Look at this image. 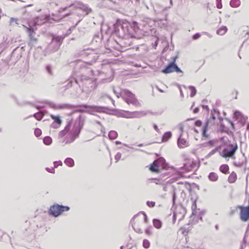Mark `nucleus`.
Here are the masks:
<instances>
[{
  "label": "nucleus",
  "instance_id": "obj_1",
  "mask_svg": "<svg viewBox=\"0 0 249 249\" xmlns=\"http://www.w3.org/2000/svg\"><path fill=\"white\" fill-rule=\"evenodd\" d=\"M114 26L115 33L121 38L136 37V35H134L128 28V24L127 22L121 23V21H117Z\"/></svg>",
  "mask_w": 249,
  "mask_h": 249
},
{
  "label": "nucleus",
  "instance_id": "obj_2",
  "mask_svg": "<svg viewBox=\"0 0 249 249\" xmlns=\"http://www.w3.org/2000/svg\"><path fill=\"white\" fill-rule=\"evenodd\" d=\"M44 19H45V18L43 19L42 17H36L34 19L33 22L31 23L32 25L30 26L29 27H26L27 28V32L29 33V37L30 38L28 45L31 47V48L34 46L37 41V38L35 37L36 33L33 27L36 26V25H41L44 22Z\"/></svg>",
  "mask_w": 249,
  "mask_h": 249
},
{
  "label": "nucleus",
  "instance_id": "obj_3",
  "mask_svg": "<svg viewBox=\"0 0 249 249\" xmlns=\"http://www.w3.org/2000/svg\"><path fill=\"white\" fill-rule=\"evenodd\" d=\"M86 116L80 115L76 120V124L71 131L70 140H67L65 143L68 144L73 142L77 138L83 128L86 120Z\"/></svg>",
  "mask_w": 249,
  "mask_h": 249
},
{
  "label": "nucleus",
  "instance_id": "obj_4",
  "mask_svg": "<svg viewBox=\"0 0 249 249\" xmlns=\"http://www.w3.org/2000/svg\"><path fill=\"white\" fill-rule=\"evenodd\" d=\"M116 96L118 98H119L120 96L122 97L128 105L132 104L136 107L141 106L140 103L135 98V95L128 90L124 89L122 91L121 93L116 94Z\"/></svg>",
  "mask_w": 249,
  "mask_h": 249
},
{
  "label": "nucleus",
  "instance_id": "obj_5",
  "mask_svg": "<svg viewBox=\"0 0 249 249\" xmlns=\"http://www.w3.org/2000/svg\"><path fill=\"white\" fill-rule=\"evenodd\" d=\"M63 38V37L61 36H53L51 42L48 44L45 49L44 55H49L56 51L60 46Z\"/></svg>",
  "mask_w": 249,
  "mask_h": 249
},
{
  "label": "nucleus",
  "instance_id": "obj_6",
  "mask_svg": "<svg viewBox=\"0 0 249 249\" xmlns=\"http://www.w3.org/2000/svg\"><path fill=\"white\" fill-rule=\"evenodd\" d=\"M70 209L68 206L56 204L51 206L49 213L51 215L56 217L61 214L63 212L68 211Z\"/></svg>",
  "mask_w": 249,
  "mask_h": 249
},
{
  "label": "nucleus",
  "instance_id": "obj_7",
  "mask_svg": "<svg viewBox=\"0 0 249 249\" xmlns=\"http://www.w3.org/2000/svg\"><path fill=\"white\" fill-rule=\"evenodd\" d=\"M79 80L83 83L84 85L88 89V91L89 92L95 89L98 86L96 81L91 79L89 76L82 75Z\"/></svg>",
  "mask_w": 249,
  "mask_h": 249
},
{
  "label": "nucleus",
  "instance_id": "obj_8",
  "mask_svg": "<svg viewBox=\"0 0 249 249\" xmlns=\"http://www.w3.org/2000/svg\"><path fill=\"white\" fill-rule=\"evenodd\" d=\"M165 160L162 157L153 161V163L149 166V170L152 172L158 173L160 171V168L164 167Z\"/></svg>",
  "mask_w": 249,
  "mask_h": 249
},
{
  "label": "nucleus",
  "instance_id": "obj_9",
  "mask_svg": "<svg viewBox=\"0 0 249 249\" xmlns=\"http://www.w3.org/2000/svg\"><path fill=\"white\" fill-rule=\"evenodd\" d=\"M175 71L177 72H182V71L175 62L170 63L165 69L161 71V72L164 73H169Z\"/></svg>",
  "mask_w": 249,
  "mask_h": 249
},
{
  "label": "nucleus",
  "instance_id": "obj_10",
  "mask_svg": "<svg viewBox=\"0 0 249 249\" xmlns=\"http://www.w3.org/2000/svg\"><path fill=\"white\" fill-rule=\"evenodd\" d=\"M237 148V145L236 143H235L234 144H233V146H231V150H228L224 149L222 152H220V155L224 158L232 157L234 155Z\"/></svg>",
  "mask_w": 249,
  "mask_h": 249
},
{
  "label": "nucleus",
  "instance_id": "obj_11",
  "mask_svg": "<svg viewBox=\"0 0 249 249\" xmlns=\"http://www.w3.org/2000/svg\"><path fill=\"white\" fill-rule=\"evenodd\" d=\"M154 22V20L151 18L146 17H142L141 18L139 24L141 26H142L143 27H150L152 26Z\"/></svg>",
  "mask_w": 249,
  "mask_h": 249
},
{
  "label": "nucleus",
  "instance_id": "obj_12",
  "mask_svg": "<svg viewBox=\"0 0 249 249\" xmlns=\"http://www.w3.org/2000/svg\"><path fill=\"white\" fill-rule=\"evenodd\" d=\"M51 117L52 119L54 120V121L51 124V127L54 129L59 128L62 123L61 117L60 116L51 115Z\"/></svg>",
  "mask_w": 249,
  "mask_h": 249
},
{
  "label": "nucleus",
  "instance_id": "obj_13",
  "mask_svg": "<svg viewBox=\"0 0 249 249\" xmlns=\"http://www.w3.org/2000/svg\"><path fill=\"white\" fill-rule=\"evenodd\" d=\"M25 45H20L16 47L12 52V55L17 58H20L25 51Z\"/></svg>",
  "mask_w": 249,
  "mask_h": 249
},
{
  "label": "nucleus",
  "instance_id": "obj_14",
  "mask_svg": "<svg viewBox=\"0 0 249 249\" xmlns=\"http://www.w3.org/2000/svg\"><path fill=\"white\" fill-rule=\"evenodd\" d=\"M80 107H84L85 108L91 109L93 110L98 112H104L106 110V108L104 107L97 106H89L87 104H82L79 106Z\"/></svg>",
  "mask_w": 249,
  "mask_h": 249
},
{
  "label": "nucleus",
  "instance_id": "obj_15",
  "mask_svg": "<svg viewBox=\"0 0 249 249\" xmlns=\"http://www.w3.org/2000/svg\"><path fill=\"white\" fill-rule=\"evenodd\" d=\"M240 218L243 221L249 219V208L241 207Z\"/></svg>",
  "mask_w": 249,
  "mask_h": 249
},
{
  "label": "nucleus",
  "instance_id": "obj_16",
  "mask_svg": "<svg viewBox=\"0 0 249 249\" xmlns=\"http://www.w3.org/2000/svg\"><path fill=\"white\" fill-rule=\"evenodd\" d=\"M128 24V28L131 31V32L135 35L134 33L136 34L140 30L141 26L139 23L136 21L132 22H127Z\"/></svg>",
  "mask_w": 249,
  "mask_h": 249
},
{
  "label": "nucleus",
  "instance_id": "obj_17",
  "mask_svg": "<svg viewBox=\"0 0 249 249\" xmlns=\"http://www.w3.org/2000/svg\"><path fill=\"white\" fill-rule=\"evenodd\" d=\"M42 49L41 48H37L34 53V58L35 60L40 61L43 57L45 56L44 54L42 53Z\"/></svg>",
  "mask_w": 249,
  "mask_h": 249
},
{
  "label": "nucleus",
  "instance_id": "obj_18",
  "mask_svg": "<svg viewBox=\"0 0 249 249\" xmlns=\"http://www.w3.org/2000/svg\"><path fill=\"white\" fill-rule=\"evenodd\" d=\"M178 145L179 148H183L184 146L188 145V142L184 139L182 138V134H181L178 140Z\"/></svg>",
  "mask_w": 249,
  "mask_h": 249
},
{
  "label": "nucleus",
  "instance_id": "obj_19",
  "mask_svg": "<svg viewBox=\"0 0 249 249\" xmlns=\"http://www.w3.org/2000/svg\"><path fill=\"white\" fill-rule=\"evenodd\" d=\"M77 7L80 9H81L82 11L85 12L86 15L89 14L92 11L91 8H89L87 5L83 4L81 2H79L77 4Z\"/></svg>",
  "mask_w": 249,
  "mask_h": 249
},
{
  "label": "nucleus",
  "instance_id": "obj_20",
  "mask_svg": "<svg viewBox=\"0 0 249 249\" xmlns=\"http://www.w3.org/2000/svg\"><path fill=\"white\" fill-rule=\"evenodd\" d=\"M211 121H207L203 127L202 135L203 137L205 138V139L208 138L209 137L207 132L208 131V127L209 125V123H211Z\"/></svg>",
  "mask_w": 249,
  "mask_h": 249
},
{
  "label": "nucleus",
  "instance_id": "obj_21",
  "mask_svg": "<svg viewBox=\"0 0 249 249\" xmlns=\"http://www.w3.org/2000/svg\"><path fill=\"white\" fill-rule=\"evenodd\" d=\"M76 107V106L69 104H58V109H74Z\"/></svg>",
  "mask_w": 249,
  "mask_h": 249
},
{
  "label": "nucleus",
  "instance_id": "obj_22",
  "mask_svg": "<svg viewBox=\"0 0 249 249\" xmlns=\"http://www.w3.org/2000/svg\"><path fill=\"white\" fill-rule=\"evenodd\" d=\"M78 80H76L75 82H73L72 80H71L67 85L65 86V89H69L70 87H74L75 89H77L79 88V86H78Z\"/></svg>",
  "mask_w": 249,
  "mask_h": 249
},
{
  "label": "nucleus",
  "instance_id": "obj_23",
  "mask_svg": "<svg viewBox=\"0 0 249 249\" xmlns=\"http://www.w3.org/2000/svg\"><path fill=\"white\" fill-rule=\"evenodd\" d=\"M70 128V123H69L66 126L64 129L59 132L58 134V136L60 138H62L64 137L69 131Z\"/></svg>",
  "mask_w": 249,
  "mask_h": 249
},
{
  "label": "nucleus",
  "instance_id": "obj_24",
  "mask_svg": "<svg viewBox=\"0 0 249 249\" xmlns=\"http://www.w3.org/2000/svg\"><path fill=\"white\" fill-rule=\"evenodd\" d=\"M172 136V133L170 131L166 132L163 135L162 137V142H167Z\"/></svg>",
  "mask_w": 249,
  "mask_h": 249
},
{
  "label": "nucleus",
  "instance_id": "obj_25",
  "mask_svg": "<svg viewBox=\"0 0 249 249\" xmlns=\"http://www.w3.org/2000/svg\"><path fill=\"white\" fill-rule=\"evenodd\" d=\"M227 30H228V29H227V27L223 26H222L221 27H220V28H219L217 30L216 33L218 35H219L220 36H223L224 34H225V33L227 31Z\"/></svg>",
  "mask_w": 249,
  "mask_h": 249
},
{
  "label": "nucleus",
  "instance_id": "obj_26",
  "mask_svg": "<svg viewBox=\"0 0 249 249\" xmlns=\"http://www.w3.org/2000/svg\"><path fill=\"white\" fill-rule=\"evenodd\" d=\"M209 179L212 181H215L218 179V177L214 172H211L208 176Z\"/></svg>",
  "mask_w": 249,
  "mask_h": 249
},
{
  "label": "nucleus",
  "instance_id": "obj_27",
  "mask_svg": "<svg viewBox=\"0 0 249 249\" xmlns=\"http://www.w3.org/2000/svg\"><path fill=\"white\" fill-rule=\"evenodd\" d=\"M236 174L234 172H232L228 178V181L231 183H234L236 181Z\"/></svg>",
  "mask_w": 249,
  "mask_h": 249
},
{
  "label": "nucleus",
  "instance_id": "obj_28",
  "mask_svg": "<svg viewBox=\"0 0 249 249\" xmlns=\"http://www.w3.org/2000/svg\"><path fill=\"white\" fill-rule=\"evenodd\" d=\"M241 2L240 0H231L230 3V6L233 8H236L240 6Z\"/></svg>",
  "mask_w": 249,
  "mask_h": 249
},
{
  "label": "nucleus",
  "instance_id": "obj_29",
  "mask_svg": "<svg viewBox=\"0 0 249 249\" xmlns=\"http://www.w3.org/2000/svg\"><path fill=\"white\" fill-rule=\"evenodd\" d=\"M153 225L155 228L159 229L161 228L162 223L161 221L157 219H154L153 221Z\"/></svg>",
  "mask_w": 249,
  "mask_h": 249
},
{
  "label": "nucleus",
  "instance_id": "obj_30",
  "mask_svg": "<svg viewBox=\"0 0 249 249\" xmlns=\"http://www.w3.org/2000/svg\"><path fill=\"white\" fill-rule=\"evenodd\" d=\"M64 163L69 167H73L74 164V160L71 158H66Z\"/></svg>",
  "mask_w": 249,
  "mask_h": 249
},
{
  "label": "nucleus",
  "instance_id": "obj_31",
  "mask_svg": "<svg viewBox=\"0 0 249 249\" xmlns=\"http://www.w3.org/2000/svg\"><path fill=\"white\" fill-rule=\"evenodd\" d=\"M221 146H220L216 147L215 148L213 149L209 153V154L207 155L206 158H210L211 156L214 154L216 152L220 151L221 150Z\"/></svg>",
  "mask_w": 249,
  "mask_h": 249
},
{
  "label": "nucleus",
  "instance_id": "obj_32",
  "mask_svg": "<svg viewBox=\"0 0 249 249\" xmlns=\"http://www.w3.org/2000/svg\"><path fill=\"white\" fill-rule=\"evenodd\" d=\"M219 169L222 173L227 174L228 173L229 168L227 164H223L220 166Z\"/></svg>",
  "mask_w": 249,
  "mask_h": 249
},
{
  "label": "nucleus",
  "instance_id": "obj_33",
  "mask_svg": "<svg viewBox=\"0 0 249 249\" xmlns=\"http://www.w3.org/2000/svg\"><path fill=\"white\" fill-rule=\"evenodd\" d=\"M118 136V133L114 130L110 131L108 133V137L110 140H114Z\"/></svg>",
  "mask_w": 249,
  "mask_h": 249
},
{
  "label": "nucleus",
  "instance_id": "obj_34",
  "mask_svg": "<svg viewBox=\"0 0 249 249\" xmlns=\"http://www.w3.org/2000/svg\"><path fill=\"white\" fill-rule=\"evenodd\" d=\"M43 116L44 113L42 111L36 113L33 115V116L38 121L41 120Z\"/></svg>",
  "mask_w": 249,
  "mask_h": 249
},
{
  "label": "nucleus",
  "instance_id": "obj_35",
  "mask_svg": "<svg viewBox=\"0 0 249 249\" xmlns=\"http://www.w3.org/2000/svg\"><path fill=\"white\" fill-rule=\"evenodd\" d=\"M43 142L46 145H50L52 142V139L50 137L46 136L44 138Z\"/></svg>",
  "mask_w": 249,
  "mask_h": 249
},
{
  "label": "nucleus",
  "instance_id": "obj_36",
  "mask_svg": "<svg viewBox=\"0 0 249 249\" xmlns=\"http://www.w3.org/2000/svg\"><path fill=\"white\" fill-rule=\"evenodd\" d=\"M189 88L191 90V93L190 94V96L191 97H193L196 95V90L195 87H194V86H189Z\"/></svg>",
  "mask_w": 249,
  "mask_h": 249
},
{
  "label": "nucleus",
  "instance_id": "obj_37",
  "mask_svg": "<svg viewBox=\"0 0 249 249\" xmlns=\"http://www.w3.org/2000/svg\"><path fill=\"white\" fill-rule=\"evenodd\" d=\"M150 242L149 241L147 240V239H144L143 240V243H142V245H143V247L145 248V249H148L150 247Z\"/></svg>",
  "mask_w": 249,
  "mask_h": 249
},
{
  "label": "nucleus",
  "instance_id": "obj_38",
  "mask_svg": "<svg viewBox=\"0 0 249 249\" xmlns=\"http://www.w3.org/2000/svg\"><path fill=\"white\" fill-rule=\"evenodd\" d=\"M46 69L49 74L51 75L53 74V69L51 65H47L46 67Z\"/></svg>",
  "mask_w": 249,
  "mask_h": 249
},
{
  "label": "nucleus",
  "instance_id": "obj_39",
  "mask_svg": "<svg viewBox=\"0 0 249 249\" xmlns=\"http://www.w3.org/2000/svg\"><path fill=\"white\" fill-rule=\"evenodd\" d=\"M35 135L38 137L41 134V130L39 128H36L34 131Z\"/></svg>",
  "mask_w": 249,
  "mask_h": 249
},
{
  "label": "nucleus",
  "instance_id": "obj_40",
  "mask_svg": "<svg viewBox=\"0 0 249 249\" xmlns=\"http://www.w3.org/2000/svg\"><path fill=\"white\" fill-rule=\"evenodd\" d=\"M112 80H113V76H111L107 78L103 79L102 80V83H105L110 82Z\"/></svg>",
  "mask_w": 249,
  "mask_h": 249
},
{
  "label": "nucleus",
  "instance_id": "obj_41",
  "mask_svg": "<svg viewBox=\"0 0 249 249\" xmlns=\"http://www.w3.org/2000/svg\"><path fill=\"white\" fill-rule=\"evenodd\" d=\"M146 204L149 207L152 208L155 206V202L154 201H147Z\"/></svg>",
  "mask_w": 249,
  "mask_h": 249
},
{
  "label": "nucleus",
  "instance_id": "obj_42",
  "mask_svg": "<svg viewBox=\"0 0 249 249\" xmlns=\"http://www.w3.org/2000/svg\"><path fill=\"white\" fill-rule=\"evenodd\" d=\"M121 156L122 154L119 152L117 153L116 154V155L115 156V160H116V162H117L120 160V159L121 158Z\"/></svg>",
  "mask_w": 249,
  "mask_h": 249
},
{
  "label": "nucleus",
  "instance_id": "obj_43",
  "mask_svg": "<svg viewBox=\"0 0 249 249\" xmlns=\"http://www.w3.org/2000/svg\"><path fill=\"white\" fill-rule=\"evenodd\" d=\"M215 119V117L214 115L212 113L211 114V119H210L209 121H211V123H209V125H214V120Z\"/></svg>",
  "mask_w": 249,
  "mask_h": 249
},
{
  "label": "nucleus",
  "instance_id": "obj_44",
  "mask_svg": "<svg viewBox=\"0 0 249 249\" xmlns=\"http://www.w3.org/2000/svg\"><path fill=\"white\" fill-rule=\"evenodd\" d=\"M49 106L54 109H58V104H55L53 103H50L49 104Z\"/></svg>",
  "mask_w": 249,
  "mask_h": 249
},
{
  "label": "nucleus",
  "instance_id": "obj_45",
  "mask_svg": "<svg viewBox=\"0 0 249 249\" xmlns=\"http://www.w3.org/2000/svg\"><path fill=\"white\" fill-rule=\"evenodd\" d=\"M53 164H54V168H57L58 165H62V162L60 160L56 161H54L53 162Z\"/></svg>",
  "mask_w": 249,
  "mask_h": 249
},
{
  "label": "nucleus",
  "instance_id": "obj_46",
  "mask_svg": "<svg viewBox=\"0 0 249 249\" xmlns=\"http://www.w3.org/2000/svg\"><path fill=\"white\" fill-rule=\"evenodd\" d=\"M217 3V5H216V7L218 9H221L222 7V2H221V1L222 0H216Z\"/></svg>",
  "mask_w": 249,
  "mask_h": 249
},
{
  "label": "nucleus",
  "instance_id": "obj_47",
  "mask_svg": "<svg viewBox=\"0 0 249 249\" xmlns=\"http://www.w3.org/2000/svg\"><path fill=\"white\" fill-rule=\"evenodd\" d=\"M46 170L51 173H54L55 170L53 168H50L49 167H46L45 168Z\"/></svg>",
  "mask_w": 249,
  "mask_h": 249
},
{
  "label": "nucleus",
  "instance_id": "obj_48",
  "mask_svg": "<svg viewBox=\"0 0 249 249\" xmlns=\"http://www.w3.org/2000/svg\"><path fill=\"white\" fill-rule=\"evenodd\" d=\"M200 36V34L199 33H196L193 36V39L194 40H196L199 38Z\"/></svg>",
  "mask_w": 249,
  "mask_h": 249
},
{
  "label": "nucleus",
  "instance_id": "obj_49",
  "mask_svg": "<svg viewBox=\"0 0 249 249\" xmlns=\"http://www.w3.org/2000/svg\"><path fill=\"white\" fill-rule=\"evenodd\" d=\"M176 198V192L174 191L173 193V198H172L173 203L174 205L175 203Z\"/></svg>",
  "mask_w": 249,
  "mask_h": 249
},
{
  "label": "nucleus",
  "instance_id": "obj_50",
  "mask_svg": "<svg viewBox=\"0 0 249 249\" xmlns=\"http://www.w3.org/2000/svg\"><path fill=\"white\" fill-rule=\"evenodd\" d=\"M235 117L238 118L241 115V113L238 111H236L234 113Z\"/></svg>",
  "mask_w": 249,
  "mask_h": 249
},
{
  "label": "nucleus",
  "instance_id": "obj_51",
  "mask_svg": "<svg viewBox=\"0 0 249 249\" xmlns=\"http://www.w3.org/2000/svg\"><path fill=\"white\" fill-rule=\"evenodd\" d=\"M178 217V214L176 212H174L173 213V223H175V221Z\"/></svg>",
  "mask_w": 249,
  "mask_h": 249
},
{
  "label": "nucleus",
  "instance_id": "obj_52",
  "mask_svg": "<svg viewBox=\"0 0 249 249\" xmlns=\"http://www.w3.org/2000/svg\"><path fill=\"white\" fill-rule=\"evenodd\" d=\"M86 110H87L83 109L82 108H79V109H75L74 112H86Z\"/></svg>",
  "mask_w": 249,
  "mask_h": 249
},
{
  "label": "nucleus",
  "instance_id": "obj_53",
  "mask_svg": "<svg viewBox=\"0 0 249 249\" xmlns=\"http://www.w3.org/2000/svg\"><path fill=\"white\" fill-rule=\"evenodd\" d=\"M202 124V122L200 120H197L195 122V125L197 126H200Z\"/></svg>",
  "mask_w": 249,
  "mask_h": 249
},
{
  "label": "nucleus",
  "instance_id": "obj_54",
  "mask_svg": "<svg viewBox=\"0 0 249 249\" xmlns=\"http://www.w3.org/2000/svg\"><path fill=\"white\" fill-rule=\"evenodd\" d=\"M235 143H231V144H229L227 145V147L225 148V149H226V150H231V146H233V144H234Z\"/></svg>",
  "mask_w": 249,
  "mask_h": 249
},
{
  "label": "nucleus",
  "instance_id": "obj_55",
  "mask_svg": "<svg viewBox=\"0 0 249 249\" xmlns=\"http://www.w3.org/2000/svg\"><path fill=\"white\" fill-rule=\"evenodd\" d=\"M207 143L210 145H213L215 143V141L214 140H210L209 142H207Z\"/></svg>",
  "mask_w": 249,
  "mask_h": 249
},
{
  "label": "nucleus",
  "instance_id": "obj_56",
  "mask_svg": "<svg viewBox=\"0 0 249 249\" xmlns=\"http://www.w3.org/2000/svg\"><path fill=\"white\" fill-rule=\"evenodd\" d=\"M196 201H194L193 202V204L192 206V210H194L196 209Z\"/></svg>",
  "mask_w": 249,
  "mask_h": 249
},
{
  "label": "nucleus",
  "instance_id": "obj_57",
  "mask_svg": "<svg viewBox=\"0 0 249 249\" xmlns=\"http://www.w3.org/2000/svg\"><path fill=\"white\" fill-rule=\"evenodd\" d=\"M154 128L158 133H160V129H159L158 126L156 124L154 125Z\"/></svg>",
  "mask_w": 249,
  "mask_h": 249
},
{
  "label": "nucleus",
  "instance_id": "obj_58",
  "mask_svg": "<svg viewBox=\"0 0 249 249\" xmlns=\"http://www.w3.org/2000/svg\"><path fill=\"white\" fill-rule=\"evenodd\" d=\"M179 91H180V96L183 98H184V95H183L182 90L181 89V88H180V86L179 87Z\"/></svg>",
  "mask_w": 249,
  "mask_h": 249
},
{
  "label": "nucleus",
  "instance_id": "obj_59",
  "mask_svg": "<svg viewBox=\"0 0 249 249\" xmlns=\"http://www.w3.org/2000/svg\"><path fill=\"white\" fill-rule=\"evenodd\" d=\"M132 113L138 114L139 116L143 115L142 112H138V111L133 112H132Z\"/></svg>",
  "mask_w": 249,
  "mask_h": 249
},
{
  "label": "nucleus",
  "instance_id": "obj_60",
  "mask_svg": "<svg viewBox=\"0 0 249 249\" xmlns=\"http://www.w3.org/2000/svg\"><path fill=\"white\" fill-rule=\"evenodd\" d=\"M72 94L73 95V96H77L78 97L79 95V94L78 93L77 91L76 90L75 91V92H72Z\"/></svg>",
  "mask_w": 249,
  "mask_h": 249
},
{
  "label": "nucleus",
  "instance_id": "obj_61",
  "mask_svg": "<svg viewBox=\"0 0 249 249\" xmlns=\"http://www.w3.org/2000/svg\"><path fill=\"white\" fill-rule=\"evenodd\" d=\"M143 213L144 216V222H145V223H146V222H147V220H148L147 216V215H146V214H145L144 213Z\"/></svg>",
  "mask_w": 249,
  "mask_h": 249
},
{
  "label": "nucleus",
  "instance_id": "obj_62",
  "mask_svg": "<svg viewBox=\"0 0 249 249\" xmlns=\"http://www.w3.org/2000/svg\"><path fill=\"white\" fill-rule=\"evenodd\" d=\"M90 65V64L89 63H83V65L81 66V67H83V68H85L87 66H89Z\"/></svg>",
  "mask_w": 249,
  "mask_h": 249
},
{
  "label": "nucleus",
  "instance_id": "obj_63",
  "mask_svg": "<svg viewBox=\"0 0 249 249\" xmlns=\"http://www.w3.org/2000/svg\"><path fill=\"white\" fill-rule=\"evenodd\" d=\"M185 166V169H186V170H187V171H190V170H192V167H191V166H189V167H187L186 165H185V166Z\"/></svg>",
  "mask_w": 249,
  "mask_h": 249
},
{
  "label": "nucleus",
  "instance_id": "obj_64",
  "mask_svg": "<svg viewBox=\"0 0 249 249\" xmlns=\"http://www.w3.org/2000/svg\"><path fill=\"white\" fill-rule=\"evenodd\" d=\"M145 231L147 234H150V230L149 229H146Z\"/></svg>",
  "mask_w": 249,
  "mask_h": 249
}]
</instances>
